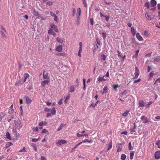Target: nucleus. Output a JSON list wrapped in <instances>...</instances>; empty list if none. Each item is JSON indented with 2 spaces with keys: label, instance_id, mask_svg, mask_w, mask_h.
<instances>
[{
  "label": "nucleus",
  "instance_id": "obj_19",
  "mask_svg": "<svg viewBox=\"0 0 160 160\" xmlns=\"http://www.w3.org/2000/svg\"><path fill=\"white\" fill-rule=\"evenodd\" d=\"M131 31L133 36L135 35V31L133 27H132L131 28Z\"/></svg>",
  "mask_w": 160,
  "mask_h": 160
},
{
  "label": "nucleus",
  "instance_id": "obj_25",
  "mask_svg": "<svg viewBox=\"0 0 160 160\" xmlns=\"http://www.w3.org/2000/svg\"><path fill=\"white\" fill-rule=\"evenodd\" d=\"M70 97V95H68L66 98L64 102L66 103H67L68 101V100L69 99Z\"/></svg>",
  "mask_w": 160,
  "mask_h": 160
},
{
  "label": "nucleus",
  "instance_id": "obj_8",
  "mask_svg": "<svg viewBox=\"0 0 160 160\" xmlns=\"http://www.w3.org/2000/svg\"><path fill=\"white\" fill-rule=\"evenodd\" d=\"M66 142L65 140H62L59 141L58 142H56L57 144H59V145H61L62 144H64Z\"/></svg>",
  "mask_w": 160,
  "mask_h": 160
},
{
  "label": "nucleus",
  "instance_id": "obj_2",
  "mask_svg": "<svg viewBox=\"0 0 160 160\" xmlns=\"http://www.w3.org/2000/svg\"><path fill=\"white\" fill-rule=\"evenodd\" d=\"M139 71L138 68L137 67H135V71L134 73L135 74V77L134 78H137L139 75Z\"/></svg>",
  "mask_w": 160,
  "mask_h": 160
},
{
  "label": "nucleus",
  "instance_id": "obj_6",
  "mask_svg": "<svg viewBox=\"0 0 160 160\" xmlns=\"http://www.w3.org/2000/svg\"><path fill=\"white\" fill-rule=\"evenodd\" d=\"M155 157L156 159L160 158V151H157L155 153Z\"/></svg>",
  "mask_w": 160,
  "mask_h": 160
},
{
  "label": "nucleus",
  "instance_id": "obj_31",
  "mask_svg": "<svg viewBox=\"0 0 160 160\" xmlns=\"http://www.w3.org/2000/svg\"><path fill=\"white\" fill-rule=\"evenodd\" d=\"M106 80L104 79L103 78H102V77H99L98 78V81H99V82H101L102 81H106Z\"/></svg>",
  "mask_w": 160,
  "mask_h": 160
},
{
  "label": "nucleus",
  "instance_id": "obj_41",
  "mask_svg": "<svg viewBox=\"0 0 160 160\" xmlns=\"http://www.w3.org/2000/svg\"><path fill=\"white\" fill-rule=\"evenodd\" d=\"M112 143L110 142L109 143V145L108 147V150L112 148Z\"/></svg>",
  "mask_w": 160,
  "mask_h": 160
},
{
  "label": "nucleus",
  "instance_id": "obj_35",
  "mask_svg": "<svg viewBox=\"0 0 160 160\" xmlns=\"http://www.w3.org/2000/svg\"><path fill=\"white\" fill-rule=\"evenodd\" d=\"M136 127L134 124V127L132 128H131L130 130V131L131 132H135L136 131Z\"/></svg>",
  "mask_w": 160,
  "mask_h": 160
},
{
  "label": "nucleus",
  "instance_id": "obj_50",
  "mask_svg": "<svg viewBox=\"0 0 160 160\" xmlns=\"http://www.w3.org/2000/svg\"><path fill=\"white\" fill-rule=\"evenodd\" d=\"M140 80H141V79L140 78H138V79L137 80H134V83H135L138 82H139L140 81Z\"/></svg>",
  "mask_w": 160,
  "mask_h": 160
},
{
  "label": "nucleus",
  "instance_id": "obj_11",
  "mask_svg": "<svg viewBox=\"0 0 160 160\" xmlns=\"http://www.w3.org/2000/svg\"><path fill=\"white\" fill-rule=\"evenodd\" d=\"M48 33L49 34H52L54 36H55L56 33L52 31L51 28H50L48 31Z\"/></svg>",
  "mask_w": 160,
  "mask_h": 160
},
{
  "label": "nucleus",
  "instance_id": "obj_54",
  "mask_svg": "<svg viewBox=\"0 0 160 160\" xmlns=\"http://www.w3.org/2000/svg\"><path fill=\"white\" fill-rule=\"evenodd\" d=\"M63 100L62 99H61V100L58 102V104L59 105H61L62 104V101Z\"/></svg>",
  "mask_w": 160,
  "mask_h": 160
},
{
  "label": "nucleus",
  "instance_id": "obj_27",
  "mask_svg": "<svg viewBox=\"0 0 160 160\" xmlns=\"http://www.w3.org/2000/svg\"><path fill=\"white\" fill-rule=\"evenodd\" d=\"M5 116L4 113L1 112L0 113V122L1 121L2 118L4 117Z\"/></svg>",
  "mask_w": 160,
  "mask_h": 160
},
{
  "label": "nucleus",
  "instance_id": "obj_24",
  "mask_svg": "<svg viewBox=\"0 0 160 160\" xmlns=\"http://www.w3.org/2000/svg\"><path fill=\"white\" fill-rule=\"evenodd\" d=\"M57 41L61 43H62L63 42V40L61 38H56Z\"/></svg>",
  "mask_w": 160,
  "mask_h": 160
},
{
  "label": "nucleus",
  "instance_id": "obj_16",
  "mask_svg": "<svg viewBox=\"0 0 160 160\" xmlns=\"http://www.w3.org/2000/svg\"><path fill=\"white\" fill-rule=\"evenodd\" d=\"M151 5L152 7H154L157 4L156 2L154 0H152L150 2Z\"/></svg>",
  "mask_w": 160,
  "mask_h": 160
},
{
  "label": "nucleus",
  "instance_id": "obj_60",
  "mask_svg": "<svg viewBox=\"0 0 160 160\" xmlns=\"http://www.w3.org/2000/svg\"><path fill=\"white\" fill-rule=\"evenodd\" d=\"M127 134V131H124L121 133V134H124L126 135Z\"/></svg>",
  "mask_w": 160,
  "mask_h": 160
},
{
  "label": "nucleus",
  "instance_id": "obj_49",
  "mask_svg": "<svg viewBox=\"0 0 160 160\" xmlns=\"http://www.w3.org/2000/svg\"><path fill=\"white\" fill-rule=\"evenodd\" d=\"M53 2L51 1H48L47 2V4L49 6H51L52 5Z\"/></svg>",
  "mask_w": 160,
  "mask_h": 160
},
{
  "label": "nucleus",
  "instance_id": "obj_53",
  "mask_svg": "<svg viewBox=\"0 0 160 160\" xmlns=\"http://www.w3.org/2000/svg\"><path fill=\"white\" fill-rule=\"evenodd\" d=\"M120 86L118 85H114L113 86V88L114 89H116L118 87H119Z\"/></svg>",
  "mask_w": 160,
  "mask_h": 160
},
{
  "label": "nucleus",
  "instance_id": "obj_18",
  "mask_svg": "<svg viewBox=\"0 0 160 160\" xmlns=\"http://www.w3.org/2000/svg\"><path fill=\"white\" fill-rule=\"evenodd\" d=\"M65 124H63L62 123L61 124L60 126L58 127V128L57 129L58 131H59L61 130L63 127H64L65 126Z\"/></svg>",
  "mask_w": 160,
  "mask_h": 160
},
{
  "label": "nucleus",
  "instance_id": "obj_38",
  "mask_svg": "<svg viewBox=\"0 0 160 160\" xmlns=\"http://www.w3.org/2000/svg\"><path fill=\"white\" fill-rule=\"evenodd\" d=\"M130 158L131 159H132L133 158V156L134 154V152H131L130 153Z\"/></svg>",
  "mask_w": 160,
  "mask_h": 160
},
{
  "label": "nucleus",
  "instance_id": "obj_47",
  "mask_svg": "<svg viewBox=\"0 0 160 160\" xmlns=\"http://www.w3.org/2000/svg\"><path fill=\"white\" fill-rule=\"evenodd\" d=\"M145 7H147L148 8H149V4L148 2H146L145 3Z\"/></svg>",
  "mask_w": 160,
  "mask_h": 160
},
{
  "label": "nucleus",
  "instance_id": "obj_5",
  "mask_svg": "<svg viewBox=\"0 0 160 160\" xmlns=\"http://www.w3.org/2000/svg\"><path fill=\"white\" fill-rule=\"evenodd\" d=\"M49 82V78H48V79H46L45 80L42 81L41 82V85L44 87L45 85L48 84Z\"/></svg>",
  "mask_w": 160,
  "mask_h": 160
},
{
  "label": "nucleus",
  "instance_id": "obj_20",
  "mask_svg": "<svg viewBox=\"0 0 160 160\" xmlns=\"http://www.w3.org/2000/svg\"><path fill=\"white\" fill-rule=\"evenodd\" d=\"M69 92H72L75 91V88L73 86H72L70 88Z\"/></svg>",
  "mask_w": 160,
  "mask_h": 160
},
{
  "label": "nucleus",
  "instance_id": "obj_44",
  "mask_svg": "<svg viewBox=\"0 0 160 160\" xmlns=\"http://www.w3.org/2000/svg\"><path fill=\"white\" fill-rule=\"evenodd\" d=\"M102 35L103 39L105 40L106 38V34L104 32H102Z\"/></svg>",
  "mask_w": 160,
  "mask_h": 160
},
{
  "label": "nucleus",
  "instance_id": "obj_39",
  "mask_svg": "<svg viewBox=\"0 0 160 160\" xmlns=\"http://www.w3.org/2000/svg\"><path fill=\"white\" fill-rule=\"evenodd\" d=\"M56 113V111L55 110V108H53L52 109V110L51 112V114H52V115H54Z\"/></svg>",
  "mask_w": 160,
  "mask_h": 160
},
{
  "label": "nucleus",
  "instance_id": "obj_40",
  "mask_svg": "<svg viewBox=\"0 0 160 160\" xmlns=\"http://www.w3.org/2000/svg\"><path fill=\"white\" fill-rule=\"evenodd\" d=\"M32 130L34 132H38V129L37 127H34L32 128Z\"/></svg>",
  "mask_w": 160,
  "mask_h": 160
},
{
  "label": "nucleus",
  "instance_id": "obj_33",
  "mask_svg": "<svg viewBox=\"0 0 160 160\" xmlns=\"http://www.w3.org/2000/svg\"><path fill=\"white\" fill-rule=\"evenodd\" d=\"M154 61L155 62H158L160 61V56H158V57L155 58L154 59Z\"/></svg>",
  "mask_w": 160,
  "mask_h": 160
},
{
  "label": "nucleus",
  "instance_id": "obj_13",
  "mask_svg": "<svg viewBox=\"0 0 160 160\" xmlns=\"http://www.w3.org/2000/svg\"><path fill=\"white\" fill-rule=\"evenodd\" d=\"M24 79H23V82H25L27 78L29 77V75L28 73H25L24 76Z\"/></svg>",
  "mask_w": 160,
  "mask_h": 160
},
{
  "label": "nucleus",
  "instance_id": "obj_37",
  "mask_svg": "<svg viewBox=\"0 0 160 160\" xmlns=\"http://www.w3.org/2000/svg\"><path fill=\"white\" fill-rule=\"evenodd\" d=\"M12 144V143L11 142H8L6 143V148H8Z\"/></svg>",
  "mask_w": 160,
  "mask_h": 160
},
{
  "label": "nucleus",
  "instance_id": "obj_28",
  "mask_svg": "<svg viewBox=\"0 0 160 160\" xmlns=\"http://www.w3.org/2000/svg\"><path fill=\"white\" fill-rule=\"evenodd\" d=\"M33 13L34 15L38 17L39 16V14L38 13V12L36 11L35 10H33Z\"/></svg>",
  "mask_w": 160,
  "mask_h": 160
},
{
  "label": "nucleus",
  "instance_id": "obj_55",
  "mask_svg": "<svg viewBox=\"0 0 160 160\" xmlns=\"http://www.w3.org/2000/svg\"><path fill=\"white\" fill-rule=\"evenodd\" d=\"M72 15L73 16H74L75 13H76V9L74 8H73L72 9Z\"/></svg>",
  "mask_w": 160,
  "mask_h": 160
},
{
  "label": "nucleus",
  "instance_id": "obj_36",
  "mask_svg": "<svg viewBox=\"0 0 160 160\" xmlns=\"http://www.w3.org/2000/svg\"><path fill=\"white\" fill-rule=\"evenodd\" d=\"M82 48H79V50L78 55V56L79 57H80L81 56V52H82Z\"/></svg>",
  "mask_w": 160,
  "mask_h": 160
},
{
  "label": "nucleus",
  "instance_id": "obj_14",
  "mask_svg": "<svg viewBox=\"0 0 160 160\" xmlns=\"http://www.w3.org/2000/svg\"><path fill=\"white\" fill-rule=\"evenodd\" d=\"M32 100L28 97H26V102L27 104H29L32 102Z\"/></svg>",
  "mask_w": 160,
  "mask_h": 160
},
{
  "label": "nucleus",
  "instance_id": "obj_59",
  "mask_svg": "<svg viewBox=\"0 0 160 160\" xmlns=\"http://www.w3.org/2000/svg\"><path fill=\"white\" fill-rule=\"evenodd\" d=\"M41 160H46V158L44 156H41Z\"/></svg>",
  "mask_w": 160,
  "mask_h": 160
},
{
  "label": "nucleus",
  "instance_id": "obj_34",
  "mask_svg": "<svg viewBox=\"0 0 160 160\" xmlns=\"http://www.w3.org/2000/svg\"><path fill=\"white\" fill-rule=\"evenodd\" d=\"M128 148L129 150H132L133 148V147L132 146L131 142H129L128 144Z\"/></svg>",
  "mask_w": 160,
  "mask_h": 160
},
{
  "label": "nucleus",
  "instance_id": "obj_10",
  "mask_svg": "<svg viewBox=\"0 0 160 160\" xmlns=\"http://www.w3.org/2000/svg\"><path fill=\"white\" fill-rule=\"evenodd\" d=\"M136 36L138 40L140 41H141L143 40V38L139 34V33L138 32L136 34Z\"/></svg>",
  "mask_w": 160,
  "mask_h": 160
},
{
  "label": "nucleus",
  "instance_id": "obj_48",
  "mask_svg": "<svg viewBox=\"0 0 160 160\" xmlns=\"http://www.w3.org/2000/svg\"><path fill=\"white\" fill-rule=\"evenodd\" d=\"M50 14L52 17H54L56 16V14L54 13H53L52 11L50 12Z\"/></svg>",
  "mask_w": 160,
  "mask_h": 160
},
{
  "label": "nucleus",
  "instance_id": "obj_21",
  "mask_svg": "<svg viewBox=\"0 0 160 160\" xmlns=\"http://www.w3.org/2000/svg\"><path fill=\"white\" fill-rule=\"evenodd\" d=\"M152 103V101H150L147 104L145 105V107L146 108H148L150 107V106L151 105Z\"/></svg>",
  "mask_w": 160,
  "mask_h": 160
},
{
  "label": "nucleus",
  "instance_id": "obj_15",
  "mask_svg": "<svg viewBox=\"0 0 160 160\" xmlns=\"http://www.w3.org/2000/svg\"><path fill=\"white\" fill-rule=\"evenodd\" d=\"M144 106V102L142 101H140L139 102L138 107H142Z\"/></svg>",
  "mask_w": 160,
  "mask_h": 160
},
{
  "label": "nucleus",
  "instance_id": "obj_7",
  "mask_svg": "<svg viewBox=\"0 0 160 160\" xmlns=\"http://www.w3.org/2000/svg\"><path fill=\"white\" fill-rule=\"evenodd\" d=\"M145 16L147 19L148 20H150L152 19V17L147 12L146 13Z\"/></svg>",
  "mask_w": 160,
  "mask_h": 160
},
{
  "label": "nucleus",
  "instance_id": "obj_12",
  "mask_svg": "<svg viewBox=\"0 0 160 160\" xmlns=\"http://www.w3.org/2000/svg\"><path fill=\"white\" fill-rule=\"evenodd\" d=\"M77 11L78 12V14H77V18H80V16L81 13V10L80 8H78Z\"/></svg>",
  "mask_w": 160,
  "mask_h": 160
},
{
  "label": "nucleus",
  "instance_id": "obj_32",
  "mask_svg": "<svg viewBox=\"0 0 160 160\" xmlns=\"http://www.w3.org/2000/svg\"><path fill=\"white\" fill-rule=\"evenodd\" d=\"M82 3L85 7H87V4L86 2V0H82Z\"/></svg>",
  "mask_w": 160,
  "mask_h": 160
},
{
  "label": "nucleus",
  "instance_id": "obj_56",
  "mask_svg": "<svg viewBox=\"0 0 160 160\" xmlns=\"http://www.w3.org/2000/svg\"><path fill=\"white\" fill-rule=\"evenodd\" d=\"M38 140H39V139H36L35 138H32V142H36L37 141H38Z\"/></svg>",
  "mask_w": 160,
  "mask_h": 160
},
{
  "label": "nucleus",
  "instance_id": "obj_63",
  "mask_svg": "<svg viewBox=\"0 0 160 160\" xmlns=\"http://www.w3.org/2000/svg\"><path fill=\"white\" fill-rule=\"evenodd\" d=\"M54 18H55L54 19V20L56 22H58V19L57 17L56 16Z\"/></svg>",
  "mask_w": 160,
  "mask_h": 160
},
{
  "label": "nucleus",
  "instance_id": "obj_4",
  "mask_svg": "<svg viewBox=\"0 0 160 160\" xmlns=\"http://www.w3.org/2000/svg\"><path fill=\"white\" fill-rule=\"evenodd\" d=\"M141 119L143 121V123H146L148 122L147 118L144 116H142L141 117Z\"/></svg>",
  "mask_w": 160,
  "mask_h": 160
},
{
  "label": "nucleus",
  "instance_id": "obj_64",
  "mask_svg": "<svg viewBox=\"0 0 160 160\" xmlns=\"http://www.w3.org/2000/svg\"><path fill=\"white\" fill-rule=\"evenodd\" d=\"M47 132H48V131L45 129H44L42 130V133H45Z\"/></svg>",
  "mask_w": 160,
  "mask_h": 160
},
{
  "label": "nucleus",
  "instance_id": "obj_61",
  "mask_svg": "<svg viewBox=\"0 0 160 160\" xmlns=\"http://www.w3.org/2000/svg\"><path fill=\"white\" fill-rule=\"evenodd\" d=\"M104 17H105V19H106V20L107 21H108V20H109V17H108V16H104Z\"/></svg>",
  "mask_w": 160,
  "mask_h": 160
},
{
  "label": "nucleus",
  "instance_id": "obj_52",
  "mask_svg": "<svg viewBox=\"0 0 160 160\" xmlns=\"http://www.w3.org/2000/svg\"><path fill=\"white\" fill-rule=\"evenodd\" d=\"M80 23V18H77V25H79Z\"/></svg>",
  "mask_w": 160,
  "mask_h": 160
},
{
  "label": "nucleus",
  "instance_id": "obj_46",
  "mask_svg": "<svg viewBox=\"0 0 160 160\" xmlns=\"http://www.w3.org/2000/svg\"><path fill=\"white\" fill-rule=\"evenodd\" d=\"M156 144L157 145L158 148H160V141L159 140L158 141Z\"/></svg>",
  "mask_w": 160,
  "mask_h": 160
},
{
  "label": "nucleus",
  "instance_id": "obj_9",
  "mask_svg": "<svg viewBox=\"0 0 160 160\" xmlns=\"http://www.w3.org/2000/svg\"><path fill=\"white\" fill-rule=\"evenodd\" d=\"M62 47L61 45H59L55 49L58 52H61L62 50Z\"/></svg>",
  "mask_w": 160,
  "mask_h": 160
},
{
  "label": "nucleus",
  "instance_id": "obj_1",
  "mask_svg": "<svg viewBox=\"0 0 160 160\" xmlns=\"http://www.w3.org/2000/svg\"><path fill=\"white\" fill-rule=\"evenodd\" d=\"M22 127V126L20 121H14L12 129L13 133H14V134L16 135L17 134V130L20 129Z\"/></svg>",
  "mask_w": 160,
  "mask_h": 160
},
{
  "label": "nucleus",
  "instance_id": "obj_26",
  "mask_svg": "<svg viewBox=\"0 0 160 160\" xmlns=\"http://www.w3.org/2000/svg\"><path fill=\"white\" fill-rule=\"evenodd\" d=\"M48 78H49L48 77V73H46V74H44V73L43 74V79H48Z\"/></svg>",
  "mask_w": 160,
  "mask_h": 160
},
{
  "label": "nucleus",
  "instance_id": "obj_51",
  "mask_svg": "<svg viewBox=\"0 0 160 160\" xmlns=\"http://www.w3.org/2000/svg\"><path fill=\"white\" fill-rule=\"evenodd\" d=\"M78 145H77V144L76 145V146H75V147L74 148H73L72 149L71 152H72L73 151H74V150L75 149H76L78 147Z\"/></svg>",
  "mask_w": 160,
  "mask_h": 160
},
{
  "label": "nucleus",
  "instance_id": "obj_23",
  "mask_svg": "<svg viewBox=\"0 0 160 160\" xmlns=\"http://www.w3.org/2000/svg\"><path fill=\"white\" fill-rule=\"evenodd\" d=\"M47 124V122H41L39 123V125L42 126L43 125H46Z\"/></svg>",
  "mask_w": 160,
  "mask_h": 160
},
{
  "label": "nucleus",
  "instance_id": "obj_58",
  "mask_svg": "<svg viewBox=\"0 0 160 160\" xmlns=\"http://www.w3.org/2000/svg\"><path fill=\"white\" fill-rule=\"evenodd\" d=\"M90 22L92 25H93V19L92 18H91L90 20Z\"/></svg>",
  "mask_w": 160,
  "mask_h": 160
},
{
  "label": "nucleus",
  "instance_id": "obj_17",
  "mask_svg": "<svg viewBox=\"0 0 160 160\" xmlns=\"http://www.w3.org/2000/svg\"><path fill=\"white\" fill-rule=\"evenodd\" d=\"M108 91V87L107 86H105L103 89V92L102 93V94H103L104 93L107 92Z\"/></svg>",
  "mask_w": 160,
  "mask_h": 160
},
{
  "label": "nucleus",
  "instance_id": "obj_22",
  "mask_svg": "<svg viewBox=\"0 0 160 160\" xmlns=\"http://www.w3.org/2000/svg\"><path fill=\"white\" fill-rule=\"evenodd\" d=\"M6 138L9 139H11V138L10 136V135L9 134V133L8 132H7L6 134Z\"/></svg>",
  "mask_w": 160,
  "mask_h": 160
},
{
  "label": "nucleus",
  "instance_id": "obj_57",
  "mask_svg": "<svg viewBox=\"0 0 160 160\" xmlns=\"http://www.w3.org/2000/svg\"><path fill=\"white\" fill-rule=\"evenodd\" d=\"M50 109L48 108H45V111L46 112H49L50 111Z\"/></svg>",
  "mask_w": 160,
  "mask_h": 160
},
{
  "label": "nucleus",
  "instance_id": "obj_42",
  "mask_svg": "<svg viewBox=\"0 0 160 160\" xmlns=\"http://www.w3.org/2000/svg\"><path fill=\"white\" fill-rule=\"evenodd\" d=\"M128 112L129 111H126L125 112L122 113V115L124 117H126L127 116Z\"/></svg>",
  "mask_w": 160,
  "mask_h": 160
},
{
  "label": "nucleus",
  "instance_id": "obj_30",
  "mask_svg": "<svg viewBox=\"0 0 160 160\" xmlns=\"http://www.w3.org/2000/svg\"><path fill=\"white\" fill-rule=\"evenodd\" d=\"M126 158V156L124 154H122L121 156V159L122 160H125Z\"/></svg>",
  "mask_w": 160,
  "mask_h": 160
},
{
  "label": "nucleus",
  "instance_id": "obj_29",
  "mask_svg": "<svg viewBox=\"0 0 160 160\" xmlns=\"http://www.w3.org/2000/svg\"><path fill=\"white\" fill-rule=\"evenodd\" d=\"M88 142L89 143H92V140H88V139H86L82 141L83 142Z\"/></svg>",
  "mask_w": 160,
  "mask_h": 160
},
{
  "label": "nucleus",
  "instance_id": "obj_43",
  "mask_svg": "<svg viewBox=\"0 0 160 160\" xmlns=\"http://www.w3.org/2000/svg\"><path fill=\"white\" fill-rule=\"evenodd\" d=\"M19 152H26V150L25 148V147H23L22 149L20 150L19 151Z\"/></svg>",
  "mask_w": 160,
  "mask_h": 160
},
{
  "label": "nucleus",
  "instance_id": "obj_62",
  "mask_svg": "<svg viewBox=\"0 0 160 160\" xmlns=\"http://www.w3.org/2000/svg\"><path fill=\"white\" fill-rule=\"evenodd\" d=\"M128 25V27H131L132 26V23H131L130 22H129L128 23V24H127Z\"/></svg>",
  "mask_w": 160,
  "mask_h": 160
},
{
  "label": "nucleus",
  "instance_id": "obj_3",
  "mask_svg": "<svg viewBox=\"0 0 160 160\" xmlns=\"http://www.w3.org/2000/svg\"><path fill=\"white\" fill-rule=\"evenodd\" d=\"M51 28V29H53L56 32H58V29L56 26L54 24H51L50 25Z\"/></svg>",
  "mask_w": 160,
  "mask_h": 160
},
{
  "label": "nucleus",
  "instance_id": "obj_45",
  "mask_svg": "<svg viewBox=\"0 0 160 160\" xmlns=\"http://www.w3.org/2000/svg\"><path fill=\"white\" fill-rule=\"evenodd\" d=\"M102 59L103 60H105L106 58V56L105 55L102 54L101 55Z\"/></svg>",
  "mask_w": 160,
  "mask_h": 160
}]
</instances>
